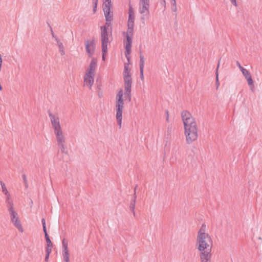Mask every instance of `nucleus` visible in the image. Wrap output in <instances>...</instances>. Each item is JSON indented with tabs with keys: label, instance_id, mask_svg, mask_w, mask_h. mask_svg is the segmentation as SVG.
I'll list each match as a JSON object with an SVG mask.
<instances>
[{
	"label": "nucleus",
	"instance_id": "8fccbe9b",
	"mask_svg": "<svg viewBox=\"0 0 262 262\" xmlns=\"http://www.w3.org/2000/svg\"><path fill=\"white\" fill-rule=\"evenodd\" d=\"M171 5L172 6H175L177 5L176 4V0H171Z\"/></svg>",
	"mask_w": 262,
	"mask_h": 262
},
{
	"label": "nucleus",
	"instance_id": "f03ea898",
	"mask_svg": "<svg viewBox=\"0 0 262 262\" xmlns=\"http://www.w3.org/2000/svg\"><path fill=\"white\" fill-rule=\"evenodd\" d=\"M212 241L209 234L199 235L196 236L195 247L200 252H211Z\"/></svg>",
	"mask_w": 262,
	"mask_h": 262
},
{
	"label": "nucleus",
	"instance_id": "49530a36",
	"mask_svg": "<svg viewBox=\"0 0 262 262\" xmlns=\"http://www.w3.org/2000/svg\"><path fill=\"white\" fill-rule=\"evenodd\" d=\"M49 27H50V28L51 29V34H52V36L56 39V38H57V37L55 35V34H54V33L53 32V31L52 30V27L50 25H49Z\"/></svg>",
	"mask_w": 262,
	"mask_h": 262
},
{
	"label": "nucleus",
	"instance_id": "6ab92c4d",
	"mask_svg": "<svg viewBox=\"0 0 262 262\" xmlns=\"http://www.w3.org/2000/svg\"><path fill=\"white\" fill-rule=\"evenodd\" d=\"M6 195V203H7V208L11 207L14 206L13 201L11 198V195L10 193H7L5 194Z\"/></svg>",
	"mask_w": 262,
	"mask_h": 262
},
{
	"label": "nucleus",
	"instance_id": "c756f323",
	"mask_svg": "<svg viewBox=\"0 0 262 262\" xmlns=\"http://www.w3.org/2000/svg\"><path fill=\"white\" fill-rule=\"evenodd\" d=\"M135 14H129L128 15V19L127 25H134Z\"/></svg>",
	"mask_w": 262,
	"mask_h": 262
},
{
	"label": "nucleus",
	"instance_id": "7ed1b4c3",
	"mask_svg": "<svg viewBox=\"0 0 262 262\" xmlns=\"http://www.w3.org/2000/svg\"><path fill=\"white\" fill-rule=\"evenodd\" d=\"M11 220L15 227L21 232H23V228L18 219V214L15 210L14 206L8 208Z\"/></svg>",
	"mask_w": 262,
	"mask_h": 262
},
{
	"label": "nucleus",
	"instance_id": "4be33fe9",
	"mask_svg": "<svg viewBox=\"0 0 262 262\" xmlns=\"http://www.w3.org/2000/svg\"><path fill=\"white\" fill-rule=\"evenodd\" d=\"M245 79L247 80V81L248 82V84L249 85V86L250 87L251 90L253 92L254 89V85L253 83V80L252 79L251 75L248 76V77L246 78Z\"/></svg>",
	"mask_w": 262,
	"mask_h": 262
},
{
	"label": "nucleus",
	"instance_id": "cd10ccee",
	"mask_svg": "<svg viewBox=\"0 0 262 262\" xmlns=\"http://www.w3.org/2000/svg\"><path fill=\"white\" fill-rule=\"evenodd\" d=\"M206 227V225L204 224L202 225L201 228L198 232L197 236H199V235H202V234H208L205 232Z\"/></svg>",
	"mask_w": 262,
	"mask_h": 262
},
{
	"label": "nucleus",
	"instance_id": "b1692460",
	"mask_svg": "<svg viewBox=\"0 0 262 262\" xmlns=\"http://www.w3.org/2000/svg\"><path fill=\"white\" fill-rule=\"evenodd\" d=\"M125 55L128 61H129V57L128 56L131 53L132 46H126L125 45Z\"/></svg>",
	"mask_w": 262,
	"mask_h": 262
},
{
	"label": "nucleus",
	"instance_id": "9d476101",
	"mask_svg": "<svg viewBox=\"0 0 262 262\" xmlns=\"http://www.w3.org/2000/svg\"><path fill=\"white\" fill-rule=\"evenodd\" d=\"M95 74H89L86 73L84 77V82L86 85L91 88L94 83Z\"/></svg>",
	"mask_w": 262,
	"mask_h": 262
},
{
	"label": "nucleus",
	"instance_id": "a878e982",
	"mask_svg": "<svg viewBox=\"0 0 262 262\" xmlns=\"http://www.w3.org/2000/svg\"><path fill=\"white\" fill-rule=\"evenodd\" d=\"M58 146L59 148L61 150V151L63 154H68V150H66L67 147L64 145V143H58Z\"/></svg>",
	"mask_w": 262,
	"mask_h": 262
},
{
	"label": "nucleus",
	"instance_id": "6e6d98bb",
	"mask_svg": "<svg viewBox=\"0 0 262 262\" xmlns=\"http://www.w3.org/2000/svg\"><path fill=\"white\" fill-rule=\"evenodd\" d=\"M168 119H169V115H167V116H166V121H168Z\"/></svg>",
	"mask_w": 262,
	"mask_h": 262
},
{
	"label": "nucleus",
	"instance_id": "4c0bfd02",
	"mask_svg": "<svg viewBox=\"0 0 262 262\" xmlns=\"http://www.w3.org/2000/svg\"><path fill=\"white\" fill-rule=\"evenodd\" d=\"M242 72L245 78L251 75L250 72L246 69L243 70Z\"/></svg>",
	"mask_w": 262,
	"mask_h": 262
},
{
	"label": "nucleus",
	"instance_id": "473e14b6",
	"mask_svg": "<svg viewBox=\"0 0 262 262\" xmlns=\"http://www.w3.org/2000/svg\"><path fill=\"white\" fill-rule=\"evenodd\" d=\"M62 245L63 250L68 249V243L66 238H63L62 241Z\"/></svg>",
	"mask_w": 262,
	"mask_h": 262
},
{
	"label": "nucleus",
	"instance_id": "79ce46f5",
	"mask_svg": "<svg viewBox=\"0 0 262 262\" xmlns=\"http://www.w3.org/2000/svg\"><path fill=\"white\" fill-rule=\"evenodd\" d=\"M134 14V12L133 9L132 8V6H130V5H129V8L128 14Z\"/></svg>",
	"mask_w": 262,
	"mask_h": 262
},
{
	"label": "nucleus",
	"instance_id": "a19ab883",
	"mask_svg": "<svg viewBox=\"0 0 262 262\" xmlns=\"http://www.w3.org/2000/svg\"><path fill=\"white\" fill-rule=\"evenodd\" d=\"M236 65L239 68V69L241 70V72H242L243 71V70H245V69L240 64V63L237 61L236 62Z\"/></svg>",
	"mask_w": 262,
	"mask_h": 262
},
{
	"label": "nucleus",
	"instance_id": "72a5a7b5",
	"mask_svg": "<svg viewBox=\"0 0 262 262\" xmlns=\"http://www.w3.org/2000/svg\"><path fill=\"white\" fill-rule=\"evenodd\" d=\"M1 186H2V192L5 194H7V193H9V192H8V191L7 189V188H6V187L5 186V184L3 182H1Z\"/></svg>",
	"mask_w": 262,
	"mask_h": 262
},
{
	"label": "nucleus",
	"instance_id": "7c9ffc66",
	"mask_svg": "<svg viewBox=\"0 0 262 262\" xmlns=\"http://www.w3.org/2000/svg\"><path fill=\"white\" fill-rule=\"evenodd\" d=\"M220 60H221V59H220V60L219 61V63H218V65H217V68L216 69V73H215V75H216V89L218 88L219 86V84H220V82H219V73H218V69H219V66H220Z\"/></svg>",
	"mask_w": 262,
	"mask_h": 262
},
{
	"label": "nucleus",
	"instance_id": "5fc2aeb1",
	"mask_svg": "<svg viewBox=\"0 0 262 262\" xmlns=\"http://www.w3.org/2000/svg\"><path fill=\"white\" fill-rule=\"evenodd\" d=\"M93 3H98V0H92Z\"/></svg>",
	"mask_w": 262,
	"mask_h": 262
},
{
	"label": "nucleus",
	"instance_id": "20e7f679",
	"mask_svg": "<svg viewBox=\"0 0 262 262\" xmlns=\"http://www.w3.org/2000/svg\"><path fill=\"white\" fill-rule=\"evenodd\" d=\"M48 112L50 118L52 125L54 129V132L61 130V127L59 122V117L56 116L55 115L52 114L50 110H49Z\"/></svg>",
	"mask_w": 262,
	"mask_h": 262
},
{
	"label": "nucleus",
	"instance_id": "f8f14e48",
	"mask_svg": "<svg viewBox=\"0 0 262 262\" xmlns=\"http://www.w3.org/2000/svg\"><path fill=\"white\" fill-rule=\"evenodd\" d=\"M140 78L141 80H143L144 79V75H143V69H144V56L142 54V52L140 51Z\"/></svg>",
	"mask_w": 262,
	"mask_h": 262
},
{
	"label": "nucleus",
	"instance_id": "de8ad7c7",
	"mask_svg": "<svg viewBox=\"0 0 262 262\" xmlns=\"http://www.w3.org/2000/svg\"><path fill=\"white\" fill-rule=\"evenodd\" d=\"M172 10L173 12H176L177 10V5H175V6H172Z\"/></svg>",
	"mask_w": 262,
	"mask_h": 262
},
{
	"label": "nucleus",
	"instance_id": "e433bc0d",
	"mask_svg": "<svg viewBox=\"0 0 262 262\" xmlns=\"http://www.w3.org/2000/svg\"><path fill=\"white\" fill-rule=\"evenodd\" d=\"M41 223H42V225L43 232L44 233L47 232L46 225V221H45V219L44 218H42L41 219Z\"/></svg>",
	"mask_w": 262,
	"mask_h": 262
},
{
	"label": "nucleus",
	"instance_id": "864d4df0",
	"mask_svg": "<svg viewBox=\"0 0 262 262\" xmlns=\"http://www.w3.org/2000/svg\"><path fill=\"white\" fill-rule=\"evenodd\" d=\"M137 188H138V185H136L134 189V194H135V195H136V191L137 190Z\"/></svg>",
	"mask_w": 262,
	"mask_h": 262
},
{
	"label": "nucleus",
	"instance_id": "ddd939ff",
	"mask_svg": "<svg viewBox=\"0 0 262 262\" xmlns=\"http://www.w3.org/2000/svg\"><path fill=\"white\" fill-rule=\"evenodd\" d=\"M56 137L57 143H65V138L63 135L62 130H59L54 132Z\"/></svg>",
	"mask_w": 262,
	"mask_h": 262
},
{
	"label": "nucleus",
	"instance_id": "c9c22d12",
	"mask_svg": "<svg viewBox=\"0 0 262 262\" xmlns=\"http://www.w3.org/2000/svg\"><path fill=\"white\" fill-rule=\"evenodd\" d=\"M22 178L25 186V188L27 189L28 188V184L27 182V176L25 174H23Z\"/></svg>",
	"mask_w": 262,
	"mask_h": 262
},
{
	"label": "nucleus",
	"instance_id": "a18cd8bd",
	"mask_svg": "<svg viewBox=\"0 0 262 262\" xmlns=\"http://www.w3.org/2000/svg\"><path fill=\"white\" fill-rule=\"evenodd\" d=\"M230 2L233 5L237 6V4L236 0H230Z\"/></svg>",
	"mask_w": 262,
	"mask_h": 262
},
{
	"label": "nucleus",
	"instance_id": "4d7b16f0",
	"mask_svg": "<svg viewBox=\"0 0 262 262\" xmlns=\"http://www.w3.org/2000/svg\"><path fill=\"white\" fill-rule=\"evenodd\" d=\"M166 116H167V115H168V111L167 110H166Z\"/></svg>",
	"mask_w": 262,
	"mask_h": 262
},
{
	"label": "nucleus",
	"instance_id": "2f4dec72",
	"mask_svg": "<svg viewBox=\"0 0 262 262\" xmlns=\"http://www.w3.org/2000/svg\"><path fill=\"white\" fill-rule=\"evenodd\" d=\"M131 91L132 90H128V91H125L124 93L125 99L128 101H130L131 100Z\"/></svg>",
	"mask_w": 262,
	"mask_h": 262
},
{
	"label": "nucleus",
	"instance_id": "f3484780",
	"mask_svg": "<svg viewBox=\"0 0 262 262\" xmlns=\"http://www.w3.org/2000/svg\"><path fill=\"white\" fill-rule=\"evenodd\" d=\"M137 195L134 194L133 199L132 200L129 206V209L131 211L133 212V214L135 216V208L136 206Z\"/></svg>",
	"mask_w": 262,
	"mask_h": 262
},
{
	"label": "nucleus",
	"instance_id": "0eeeda50",
	"mask_svg": "<svg viewBox=\"0 0 262 262\" xmlns=\"http://www.w3.org/2000/svg\"><path fill=\"white\" fill-rule=\"evenodd\" d=\"M124 101L123 99V91L120 90L116 96V110H123Z\"/></svg>",
	"mask_w": 262,
	"mask_h": 262
},
{
	"label": "nucleus",
	"instance_id": "3c124183",
	"mask_svg": "<svg viewBox=\"0 0 262 262\" xmlns=\"http://www.w3.org/2000/svg\"><path fill=\"white\" fill-rule=\"evenodd\" d=\"M65 262H70V257L63 258Z\"/></svg>",
	"mask_w": 262,
	"mask_h": 262
},
{
	"label": "nucleus",
	"instance_id": "37998d69",
	"mask_svg": "<svg viewBox=\"0 0 262 262\" xmlns=\"http://www.w3.org/2000/svg\"><path fill=\"white\" fill-rule=\"evenodd\" d=\"M97 4L98 3H93V11L94 12H96V11L97 10Z\"/></svg>",
	"mask_w": 262,
	"mask_h": 262
},
{
	"label": "nucleus",
	"instance_id": "aec40b11",
	"mask_svg": "<svg viewBox=\"0 0 262 262\" xmlns=\"http://www.w3.org/2000/svg\"><path fill=\"white\" fill-rule=\"evenodd\" d=\"M103 10H104V9L107 10L108 8L109 10H111V8L112 7L111 0H103Z\"/></svg>",
	"mask_w": 262,
	"mask_h": 262
},
{
	"label": "nucleus",
	"instance_id": "c03bdc74",
	"mask_svg": "<svg viewBox=\"0 0 262 262\" xmlns=\"http://www.w3.org/2000/svg\"><path fill=\"white\" fill-rule=\"evenodd\" d=\"M107 50H106L105 52H103V51H102V58L103 60H105V54L107 53Z\"/></svg>",
	"mask_w": 262,
	"mask_h": 262
},
{
	"label": "nucleus",
	"instance_id": "c85d7f7f",
	"mask_svg": "<svg viewBox=\"0 0 262 262\" xmlns=\"http://www.w3.org/2000/svg\"><path fill=\"white\" fill-rule=\"evenodd\" d=\"M45 236L46 238V241L47 242V245L48 247H53V244L50 238V237L48 234L47 232H45Z\"/></svg>",
	"mask_w": 262,
	"mask_h": 262
},
{
	"label": "nucleus",
	"instance_id": "4468645a",
	"mask_svg": "<svg viewBox=\"0 0 262 262\" xmlns=\"http://www.w3.org/2000/svg\"><path fill=\"white\" fill-rule=\"evenodd\" d=\"M124 82V89L125 91H128V90H132V78H123Z\"/></svg>",
	"mask_w": 262,
	"mask_h": 262
},
{
	"label": "nucleus",
	"instance_id": "58836bf2",
	"mask_svg": "<svg viewBox=\"0 0 262 262\" xmlns=\"http://www.w3.org/2000/svg\"><path fill=\"white\" fill-rule=\"evenodd\" d=\"M62 255H63V258L70 257L69 250L68 249L63 250H62Z\"/></svg>",
	"mask_w": 262,
	"mask_h": 262
},
{
	"label": "nucleus",
	"instance_id": "2eb2a0df",
	"mask_svg": "<svg viewBox=\"0 0 262 262\" xmlns=\"http://www.w3.org/2000/svg\"><path fill=\"white\" fill-rule=\"evenodd\" d=\"M116 120L117 121V123L119 125V128H121V123H122V111L123 110H116Z\"/></svg>",
	"mask_w": 262,
	"mask_h": 262
},
{
	"label": "nucleus",
	"instance_id": "a211bd4d",
	"mask_svg": "<svg viewBox=\"0 0 262 262\" xmlns=\"http://www.w3.org/2000/svg\"><path fill=\"white\" fill-rule=\"evenodd\" d=\"M123 78H129L131 77V74L129 70L128 65L127 63H125L124 71L123 72Z\"/></svg>",
	"mask_w": 262,
	"mask_h": 262
},
{
	"label": "nucleus",
	"instance_id": "412c9836",
	"mask_svg": "<svg viewBox=\"0 0 262 262\" xmlns=\"http://www.w3.org/2000/svg\"><path fill=\"white\" fill-rule=\"evenodd\" d=\"M134 25H127V30L126 32H123V35H124L125 34L129 35H133L134 34Z\"/></svg>",
	"mask_w": 262,
	"mask_h": 262
},
{
	"label": "nucleus",
	"instance_id": "423d86ee",
	"mask_svg": "<svg viewBox=\"0 0 262 262\" xmlns=\"http://www.w3.org/2000/svg\"><path fill=\"white\" fill-rule=\"evenodd\" d=\"M95 49V43L94 40L85 41L86 52L89 57H92L94 54Z\"/></svg>",
	"mask_w": 262,
	"mask_h": 262
},
{
	"label": "nucleus",
	"instance_id": "ea45409f",
	"mask_svg": "<svg viewBox=\"0 0 262 262\" xmlns=\"http://www.w3.org/2000/svg\"><path fill=\"white\" fill-rule=\"evenodd\" d=\"M52 248L51 247H47L46 249V254H50L52 251Z\"/></svg>",
	"mask_w": 262,
	"mask_h": 262
},
{
	"label": "nucleus",
	"instance_id": "5701e85b",
	"mask_svg": "<svg viewBox=\"0 0 262 262\" xmlns=\"http://www.w3.org/2000/svg\"><path fill=\"white\" fill-rule=\"evenodd\" d=\"M56 41L57 42V44H58V46L59 47V51L61 53V54L62 55H64L65 52L64 51V46H63L62 43L60 42V41L58 38H56Z\"/></svg>",
	"mask_w": 262,
	"mask_h": 262
},
{
	"label": "nucleus",
	"instance_id": "603ef678",
	"mask_svg": "<svg viewBox=\"0 0 262 262\" xmlns=\"http://www.w3.org/2000/svg\"><path fill=\"white\" fill-rule=\"evenodd\" d=\"M161 1H162L161 4L162 5H163L164 6V7L165 8V6H166V1H165V0H161Z\"/></svg>",
	"mask_w": 262,
	"mask_h": 262
},
{
	"label": "nucleus",
	"instance_id": "dca6fc26",
	"mask_svg": "<svg viewBox=\"0 0 262 262\" xmlns=\"http://www.w3.org/2000/svg\"><path fill=\"white\" fill-rule=\"evenodd\" d=\"M102 51L105 52L107 50V43L109 41L108 37H101Z\"/></svg>",
	"mask_w": 262,
	"mask_h": 262
},
{
	"label": "nucleus",
	"instance_id": "bb28decb",
	"mask_svg": "<svg viewBox=\"0 0 262 262\" xmlns=\"http://www.w3.org/2000/svg\"><path fill=\"white\" fill-rule=\"evenodd\" d=\"M101 37H108V30L105 27H101Z\"/></svg>",
	"mask_w": 262,
	"mask_h": 262
},
{
	"label": "nucleus",
	"instance_id": "f257e3e1",
	"mask_svg": "<svg viewBox=\"0 0 262 262\" xmlns=\"http://www.w3.org/2000/svg\"><path fill=\"white\" fill-rule=\"evenodd\" d=\"M181 117L184 124L186 142L190 144L195 141L198 137L197 124L195 119L187 111L182 112Z\"/></svg>",
	"mask_w": 262,
	"mask_h": 262
},
{
	"label": "nucleus",
	"instance_id": "09e8293b",
	"mask_svg": "<svg viewBox=\"0 0 262 262\" xmlns=\"http://www.w3.org/2000/svg\"><path fill=\"white\" fill-rule=\"evenodd\" d=\"M49 256H50V254H46V256H45V260L46 261H48V259H49Z\"/></svg>",
	"mask_w": 262,
	"mask_h": 262
},
{
	"label": "nucleus",
	"instance_id": "6e6552de",
	"mask_svg": "<svg viewBox=\"0 0 262 262\" xmlns=\"http://www.w3.org/2000/svg\"><path fill=\"white\" fill-rule=\"evenodd\" d=\"M139 12L142 15L141 19L144 20L149 14V7L146 6H140Z\"/></svg>",
	"mask_w": 262,
	"mask_h": 262
},
{
	"label": "nucleus",
	"instance_id": "1a4fd4ad",
	"mask_svg": "<svg viewBox=\"0 0 262 262\" xmlns=\"http://www.w3.org/2000/svg\"><path fill=\"white\" fill-rule=\"evenodd\" d=\"M211 253L205 251L200 253L201 262H211Z\"/></svg>",
	"mask_w": 262,
	"mask_h": 262
},
{
	"label": "nucleus",
	"instance_id": "f704fd0d",
	"mask_svg": "<svg viewBox=\"0 0 262 262\" xmlns=\"http://www.w3.org/2000/svg\"><path fill=\"white\" fill-rule=\"evenodd\" d=\"M140 6H146L149 7V0H140Z\"/></svg>",
	"mask_w": 262,
	"mask_h": 262
},
{
	"label": "nucleus",
	"instance_id": "39448f33",
	"mask_svg": "<svg viewBox=\"0 0 262 262\" xmlns=\"http://www.w3.org/2000/svg\"><path fill=\"white\" fill-rule=\"evenodd\" d=\"M104 14L105 17L106 23L104 26L102 27H105L107 30L108 29V28L111 26V21L113 19V12H111V10L108 9V8L107 10H103Z\"/></svg>",
	"mask_w": 262,
	"mask_h": 262
},
{
	"label": "nucleus",
	"instance_id": "393cba45",
	"mask_svg": "<svg viewBox=\"0 0 262 262\" xmlns=\"http://www.w3.org/2000/svg\"><path fill=\"white\" fill-rule=\"evenodd\" d=\"M132 38H133V35H129L125 34V40H124V41L125 42V45L132 46Z\"/></svg>",
	"mask_w": 262,
	"mask_h": 262
},
{
	"label": "nucleus",
	"instance_id": "9b49d317",
	"mask_svg": "<svg viewBox=\"0 0 262 262\" xmlns=\"http://www.w3.org/2000/svg\"><path fill=\"white\" fill-rule=\"evenodd\" d=\"M97 67V59L93 58L89 65V68L88 69L86 72L89 74H95V72Z\"/></svg>",
	"mask_w": 262,
	"mask_h": 262
}]
</instances>
